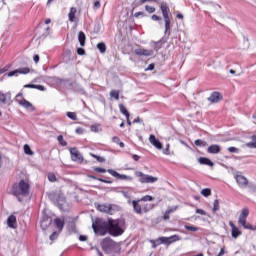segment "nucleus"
Here are the masks:
<instances>
[{"mask_svg": "<svg viewBox=\"0 0 256 256\" xmlns=\"http://www.w3.org/2000/svg\"><path fill=\"white\" fill-rule=\"evenodd\" d=\"M12 195L22 202L23 197H29V183L25 180H21L19 183H16L12 186Z\"/></svg>", "mask_w": 256, "mask_h": 256, "instance_id": "nucleus-1", "label": "nucleus"}, {"mask_svg": "<svg viewBox=\"0 0 256 256\" xmlns=\"http://www.w3.org/2000/svg\"><path fill=\"white\" fill-rule=\"evenodd\" d=\"M108 223H109L108 233L112 235V237H119V235H123L124 233L123 227L125 225V221L109 219Z\"/></svg>", "mask_w": 256, "mask_h": 256, "instance_id": "nucleus-2", "label": "nucleus"}, {"mask_svg": "<svg viewBox=\"0 0 256 256\" xmlns=\"http://www.w3.org/2000/svg\"><path fill=\"white\" fill-rule=\"evenodd\" d=\"M92 229L94 233L98 235H107L109 233V220L103 221L101 219H96L95 223L92 224Z\"/></svg>", "mask_w": 256, "mask_h": 256, "instance_id": "nucleus-3", "label": "nucleus"}, {"mask_svg": "<svg viewBox=\"0 0 256 256\" xmlns=\"http://www.w3.org/2000/svg\"><path fill=\"white\" fill-rule=\"evenodd\" d=\"M101 246L103 251L108 254L117 253L119 249H121V246H119V244H117V242L113 241L111 238L103 239Z\"/></svg>", "mask_w": 256, "mask_h": 256, "instance_id": "nucleus-4", "label": "nucleus"}, {"mask_svg": "<svg viewBox=\"0 0 256 256\" xmlns=\"http://www.w3.org/2000/svg\"><path fill=\"white\" fill-rule=\"evenodd\" d=\"M247 217H249V209L244 208L242 209L239 219H238V225L240 227H243V229H249L250 231H256V226L251 225L247 221Z\"/></svg>", "mask_w": 256, "mask_h": 256, "instance_id": "nucleus-5", "label": "nucleus"}, {"mask_svg": "<svg viewBox=\"0 0 256 256\" xmlns=\"http://www.w3.org/2000/svg\"><path fill=\"white\" fill-rule=\"evenodd\" d=\"M96 208L101 213H107L108 215H113L117 211V205L113 204H97Z\"/></svg>", "mask_w": 256, "mask_h": 256, "instance_id": "nucleus-6", "label": "nucleus"}, {"mask_svg": "<svg viewBox=\"0 0 256 256\" xmlns=\"http://www.w3.org/2000/svg\"><path fill=\"white\" fill-rule=\"evenodd\" d=\"M136 177H139L140 183H157V181H159V178L144 174L143 172H136Z\"/></svg>", "mask_w": 256, "mask_h": 256, "instance_id": "nucleus-7", "label": "nucleus"}, {"mask_svg": "<svg viewBox=\"0 0 256 256\" xmlns=\"http://www.w3.org/2000/svg\"><path fill=\"white\" fill-rule=\"evenodd\" d=\"M30 69L27 68V67H23V68H19V69H16L14 71H10L8 73H6V77H17L18 74L20 75H27L28 73H30Z\"/></svg>", "mask_w": 256, "mask_h": 256, "instance_id": "nucleus-8", "label": "nucleus"}, {"mask_svg": "<svg viewBox=\"0 0 256 256\" xmlns=\"http://www.w3.org/2000/svg\"><path fill=\"white\" fill-rule=\"evenodd\" d=\"M107 173H109L110 175H112V177H115L116 179H120V181H131L133 179V177L127 176L125 174H120L113 169H108Z\"/></svg>", "mask_w": 256, "mask_h": 256, "instance_id": "nucleus-9", "label": "nucleus"}, {"mask_svg": "<svg viewBox=\"0 0 256 256\" xmlns=\"http://www.w3.org/2000/svg\"><path fill=\"white\" fill-rule=\"evenodd\" d=\"M70 154L72 161H76L78 163H83V155L77 148H70Z\"/></svg>", "mask_w": 256, "mask_h": 256, "instance_id": "nucleus-10", "label": "nucleus"}, {"mask_svg": "<svg viewBox=\"0 0 256 256\" xmlns=\"http://www.w3.org/2000/svg\"><path fill=\"white\" fill-rule=\"evenodd\" d=\"M134 53L138 57H151V55H153L154 52L153 50H147L143 47H139L134 50Z\"/></svg>", "mask_w": 256, "mask_h": 256, "instance_id": "nucleus-11", "label": "nucleus"}, {"mask_svg": "<svg viewBox=\"0 0 256 256\" xmlns=\"http://www.w3.org/2000/svg\"><path fill=\"white\" fill-rule=\"evenodd\" d=\"M235 179H236L237 185L241 189H245V187H247V185H249V180H247V178L243 175H236Z\"/></svg>", "mask_w": 256, "mask_h": 256, "instance_id": "nucleus-12", "label": "nucleus"}, {"mask_svg": "<svg viewBox=\"0 0 256 256\" xmlns=\"http://www.w3.org/2000/svg\"><path fill=\"white\" fill-rule=\"evenodd\" d=\"M169 241V239L167 237H159L156 240H150V243L153 247V249H155L156 247H158V245H167V242Z\"/></svg>", "mask_w": 256, "mask_h": 256, "instance_id": "nucleus-13", "label": "nucleus"}, {"mask_svg": "<svg viewBox=\"0 0 256 256\" xmlns=\"http://www.w3.org/2000/svg\"><path fill=\"white\" fill-rule=\"evenodd\" d=\"M229 226L231 227V236H232V238L237 239L238 237H240L241 230H239V228L237 226H235L233 221L229 222Z\"/></svg>", "mask_w": 256, "mask_h": 256, "instance_id": "nucleus-14", "label": "nucleus"}, {"mask_svg": "<svg viewBox=\"0 0 256 256\" xmlns=\"http://www.w3.org/2000/svg\"><path fill=\"white\" fill-rule=\"evenodd\" d=\"M140 203H141V201H139V200L132 201L134 212L137 215H143V204H140Z\"/></svg>", "mask_w": 256, "mask_h": 256, "instance_id": "nucleus-15", "label": "nucleus"}, {"mask_svg": "<svg viewBox=\"0 0 256 256\" xmlns=\"http://www.w3.org/2000/svg\"><path fill=\"white\" fill-rule=\"evenodd\" d=\"M223 99V96H221V93L219 92H213L210 97L207 98L210 103H219Z\"/></svg>", "mask_w": 256, "mask_h": 256, "instance_id": "nucleus-16", "label": "nucleus"}, {"mask_svg": "<svg viewBox=\"0 0 256 256\" xmlns=\"http://www.w3.org/2000/svg\"><path fill=\"white\" fill-rule=\"evenodd\" d=\"M160 11L163 15V18H165V17H169V13L171 10L169 9V5H167L166 2H161Z\"/></svg>", "mask_w": 256, "mask_h": 256, "instance_id": "nucleus-17", "label": "nucleus"}, {"mask_svg": "<svg viewBox=\"0 0 256 256\" xmlns=\"http://www.w3.org/2000/svg\"><path fill=\"white\" fill-rule=\"evenodd\" d=\"M149 141L153 146L156 147V149H163V145L161 144L159 139L155 137V135L151 134L149 137Z\"/></svg>", "mask_w": 256, "mask_h": 256, "instance_id": "nucleus-18", "label": "nucleus"}, {"mask_svg": "<svg viewBox=\"0 0 256 256\" xmlns=\"http://www.w3.org/2000/svg\"><path fill=\"white\" fill-rule=\"evenodd\" d=\"M16 102L21 105V107H24V109H33V104H31V102L27 101L25 98L16 99Z\"/></svg>", "mask_w": 256, "mask_h": 256, "instance_id": "nucleus-19", "label": "nucleus"}, {"mask_svg": "<svg viewBox=\"0 0 256 256\" xmlns=\"http://www.w3.org/2000/svg\"><path fill=\"white\" fill-rule=\"evenodd\" d=\"M207 152L212 155H217V153H221V146L212 144L208 147Z\"/></svg>", "mask_w": 256, "mask_h": 256, "instance_id": "nucleus-20", "label": "nucleus"}, {"mask_svg": "<svg viewBox=\"0 0 256 256\" xmlns=\"http://www.w3.org/2000/svg\"><path fill=\"white\" fill-rule=\"evenodd\" d=\"M7 225L11 229H16L17 228V217L14 215H10L7 219Z\"/></svg>", "mask_w": 256, "mask_h": 256, "instance_id": "nucleus-21", "label": "nucleus"}, {"mask_svg": "<svg viewBox=\"0 0 256 256\" xmlns=\"http://www.w3.org/2000/svg\"><path fill=\"white\" fill-rule=\"evenodd\" d=\"M9 101H11V93H2L0 92V103H2V105H7V103H9Z\"/></svg>", "mask_w": 256, "mask_h": 256, "instance_id": "nucleus-22", "label": "nucleus"}, {"mask_svg": "<svg viewBox=\"0 0 256 256\" xmlns=\"http://www.w3.org/2000/svg\"><path fill=\"white\" fill-rule=\"evenodd\" d=\"M164 33H168V35H171V18L168 16V17H164Z\"/></svg>", "mask_w": 256, "mask_h": 256, "instance_id": "nucleus-23", "label": "nucleus"}, {"mask_svg": "<svg viewBox=\"0 0 256 256\" xmlns=\"http://www.w3.org/2000/svg\"><path fill=\"white\" fill-rule=\"evenodd\" d=\"M54 224L57 227L59 233H61L63 231V227H65V220L61 218H56L54 219Z\"/></svg>", "mask_w": 256, "mask_h": 256, "instance_id": "nucleus-24", "label": "nucleus"}, {"mask_svg": "<svg viewBox=\"0 0 256 256\" xmlns=\"http://www.w3.org/2000/svg\"><path fill=\"white\" fill-rule=\"evenodd\" d=\"M75 15H77V8L71 7L70 12L68 13L70 23H75Z\"/></svg>", "mask_w": 256, "mask_h": 256, "instance_id": "nucleus-25", "label": "nucleus"}, {"mask_svg": "<svg viewBox=\"0 0 256 256\" xmlns=\"http://www.w3.org/2000/svg\"><path fill=\"white\" fill-rule=\"evenodd\" d=\"M198 163H200V165H208V167H213V161H211L209 158L200 157L198 159Z\"/></svg>", "mask_w": 256, "mask_h": 256, "instance_id": "nucleus-26", "label": "nucleus"}, {"mask_svg": "<svg viewBox=\"0 0 256 256\" xmlns=\"http://www.w3.org/2000/svg\"><path fill=\"white\" fill-rule=\"evenodd\" d=\"M87 40V36H85V32L80 31L78 34V41L81 47H85V41Z\"/></svg>", "mask_w": 256, "mask_h": 256, "instance_id": "nucleus-27", "label": "nucleus"}, {"mask_svg": "<svg viewBox=\"0 0 256 256\" xmlns=\"http://www.w3.org/2000/svg\"><path fill=\"white\" fill-rule=\"evenodd\" d=\"M119 110L122 115H125L126 119H129V117H131V114H129V111H127L125 105L119 104Z\"/></svg>", "mask_w": 256, "mask_h": 256, "instance_id": "nucleus-28", "label": "nucleus"}, {"mask_svg": "<svg viewBox=\"0 0 256 256\" xmlns=\"http://www.w3.org/2000/svg\"><path fill=\"white\" fill-rule=\"evenodd\" d=\"M167 245H171V243H175V241H181V237L179 235H172L170 237H167Z\"/></svg>", "mask_w": 256, "mask_h": 256, "instance_id": "nucleus-29", "label": "nucleus"}, {"mask_svg": "<svg viewBox=\"0 0 256 256\" xmlns=\"http://www.w3.org/2000/svg\"><path fill=\"white\" fill-rule=\"evenodd\" d=\"M252 142L246 143V147H249L250 149H256V136H251Z\"/></svg>", "mask_w": 256, "mask_h": 256, "instance_id": "nucleus-30", "label": "nucleus"}, {"mask_svg": "<svg viewBox=\"0 0 256 256\" xmlns=\"http://www.w3.org/2000/svg\"><path fill=\"white\" fill-rule=\"evenodd\" d=\"M151 209H153V204L142 203L143 213H149V211H151Z\"/></svg>", "mask_w": 256, "mask_h": 256, "instance_id": "nucleus-31", "label": "nucleus"}, {"mask_svg": "<svg viewBox=\"0 0 256 256\" xmlns=\"http://www.w3.org/2000/svg\"><path fill=\"white\" fill-rule=\"evenodd\" d=\"M97 49L100 51V53H105V51H107V46L104 42H100L97 44Z\"/></svg>", "mask_w": 256, "mask_h": 256, "instance_id": "nucleus-32", "label": "nucleus"}, {"mask_svg": "<svg viewBox=\"0 0 256 256\" xmlns=\"http://www.w3.org/2000/svg\"><path fill=\"white\" fill-rule=\"evenodd\" d=\"M194 145H196V147H207V142L197 139L194 141Z\"/></svg>", "mask_w": 256, "mask_h": 256, "instance_id": "nucleus-33", "label": "nucleus"}, {"mask_svg": "<svg viewBox=\"0 0 256 256\" xmlns=\"http://www.w3.org/2000/svg\"><path fill=\"white\" fill-rule=\"evenodd\" d=\"M110 97L116 99V101H119V90H111Z\"/></svg>", "mask_w": 256, "mask_h": 256, "instance_id": "nucleus-34", "label": "nucleus"}, {"mask_svg": "<svg viewBox=\"0 0 256 256\" xmlns=\"http://www.w3.org/2000/svg\"><path fill=\"white\" fill-rule=\"evenodd\" d=\"M24 153L25 155H33V150H31V147L28 144L24 145Z\"/></svg>", "mask_w": 256, "mask_h": 256, "instance_id": "nucleus-35", "label": "nucleus"}, {"mask_svg": "<svg viewBox=\"0 0 256 256\" xmlns=\"http://www.w3.org/2000/svg\"><path fill=\"white\" fill-rule=\"evenodd\" d=\"M201 195H203V197H209L211 196V189L209 188H204L201 190Z\"/></svg>", "mask_w": 256, "mask_h": 256, "instance_id": "nucleus-36", "label": "nucleus"}, {"mask_svg": "<svg viewBox=\"0 0 256 256\" xmlns=\"http://www.w3.org/2000/svg\"><path fill=\"white\" fill-rule=\"evenodd\" d=\"M221 207L219 206V200H214L212 211L213 213H216V211H219Z\"/></svg>", "mask_w": 256, "mask_h": 256, "instance_id": "nucleus-37", "label": "nucleus"}, {"mask_svg": "<svg viewBox=\"0 0 256 256\" xmlns=\"http://www.w3.org/2000/svg\"><path fill=\"white\" fill-rule=\"evenodd\" d=\"M66 116L72 121H77V114L75 112H67Z\"/></svg>", "mask_w": 256, "mask_h": 256, "instance_id": "nucleus-38", "label": "nucleus"}, {"mask_svg": "<svg viewBox=\"0 0 256 256\" xmlns=\"http://www.w3.org/2000/svg\"><path fill=\"white\" fill-rule=\"evenodd\" d=\"M184 229H186V231H191L192 233H195L199 230V227L185 225Z\"/></svg>", "mask_w": 256, "mask_h": 256, "instance_id": "nucleus-39", "label": "nucleus"}, {"mask_svg": "<svg viewBox=\"0 0 256 256\" xmlns=\"http://www.w3.org/2000/svg\"><path fill=\"white\" fill-rule=\"evenodd\" d=\"M57 141L60 143V145H62V147H67V141H65V139H63L62 135H59L57 137Z\"/></svg>", "mask_w": 256, "mask_h": 256, "instance_id": "nucleus-40", "label": "nucleus"}, {"mask_svg": "<svg viewBox=\"0 0 256 256\" xmlns=\"http://www.w3.org/2000/svg\"><path fill=\"white\" fill-rule=\"evenodd\" d=\"M159 3V0H140L138 4H136V7H139V5H143L144 3Z\"/></svg>", "mask_w": 256, "mask_h": 256, "instance_id": "nucleus-41", "label": "nucleus"}, {"mask_svg": "<svg viewBox=\"0 0 256 256\" xmlns=\"http://www.w3.org/2000/svg\"><path fill=\"white\" fill-rule=\"evenodd\" d=\"M48 180H49L51 183H55V181H57V176H55V174H53V173H49V174H48Z\"/></svg>", "mask_w": 256, "mask_h": 256, "instance_id": "nucleus-42", "label": "nucleus"}, {"mask_svg": "<svg viewBox=\"0 0 256 256\" xmlns=\"http://www.w3.org/2000/svg\"><path fill=\"white\" fill-rule=\"evenodd\" d=\"M145 11H147V13H155L156 9L153 6L146 5Z\"/></svg>", "mask_w": 256, "mask_h": 256, "instance_id": "nucleus-43", "label": "nucleus"}, {"mask_svg": "<svg viewBox=\"0 0 256 256\" xmlns=\"http://www.w3.org/2000/svg\"><path fill=\"white\" fill-rule=\"evenodd\" d=\"M139 201L146 203V201H153V196L146 195L142 197Z\"/></svg>", "mask_w": 256, "mask_h": 256, "instance_id": "nucleus-44", "label": "nucleus"}, {"mask_svg": "<svg viewBox=\"0 0 256 256\" xmlns=\"http://www.w3.org/2000/svg\"><path fill=\"white\" fill-rule=\"evenodd\" d=\"M91 157H93L94 159H97L99 163H105V158L103 157L97 156L95 154H91Z\"/></svg>", "mask_w": 256, "mask_h": 256, "instance_id": "nucleus-45", "label": "nucleus"}, {"mask_svg": "<svg viewBox=\"0 0 256 256\" xmlns=\"http://www.w3.org/2000/svg\"><path fill=\"white\" fill-rule=\"evenodd\" d=\"M227 151L229 152V153H239V148H236V147H228L227 148Z\"/></svg>", "mask_w": 256, "mask_h": 256, "instance_id": "nucleus-46", "label": "nucleus"}, {"mask_svg": "<svg viewBox=\"0 0 256 256\" xmlns=\"http://www.w3.org/2000/svg\"><path fill=\"white\" fill-rule=\"evenodd\" d=\"M94 171L96 173H107V170L105 168H99V167H95Z\"/></svg>", "mask_w": 256, "mask_h": 256, "instance_id": "nucleus-47", "label": "nucleus"}, {"mask_svg": "<svg viewBox=\"0 0 256 256\" xmlns=\"http://www.w3.org/2000/svg\"><path fill=\"white\" fill-rule=\"evenodd\" d=\"M75 133H77V135H83L85 133V129L77 127Z\"/></svg>", "mask_w": 256, "mask_h": 256, "instance_id": "nucleus-48", "label": "nucleus"}, {"mask_svg": "<svg viewBox=\"0 0 256 256\" xmlns=\"http://www.w3.org/2000/svg\"><path fill=\"white\" fill-rule=\"evenodd\" d=\"M120 193L125 197V199H131V194H129V192L122 190Z\"/></svg>", "mask_w": 256, "mask_h": 256, "instance_id": "nucleus-49", "label": "nucleus"}, {"mask_svg": "<svg viewBox=\"0 0 256 256\" xmlns=\"http://www.w3.org/2000/svg\"><path fill=\"white\" fill-rule=\"evenodd\" d=\"M248 189H249L250 193H256V185L255 184H250Z\"/></svg>", "mask_w": 256, "mask_h": 256, "instance_id": "nucleus-50", "label": "nucleus"}, {"mask_svg": "<svg viewBox=\"0 0 256 256\" xmlns=\"http://www.w3.org/2000/svg\"><path fill=\"white\" fill-rule=\"evenodd\" d=\"M154 43V51H159V49H161V45H159L161 43V40L160 41H157V42H153Z\"/></svg>", "mask_w": 256, "mask_h": 256, "instance_id": "nucleus-51", "label": "nucleus"}, {"mask_svg": "<svg viewBox=\"0 0 256 256\" xmlns=\"http://www.w3.org/2000/svg\"><path fill=\"white\" fill-rule=\"evenodd\" d=\"M59 237V233L58 232H54L50 235V240L51 241H55V239H57Z\"/></svg>", "mask_w": 256, "mask_h": 256, "instance_id": "nucleus-52", "label": "nucleus"}, {"mask_svg": "<svg viewBox=\"0 0 256 256\" xmlns=\"http://www.w3.org/2000/svg\"><path fill=\"white\" fill-rule=\"evenodd\" d=\"M90 130L93 132V133H99V126L97 125H92L90 127Z\"/></svg>", "mask_w": 256, "mask_h": 256, "instance_id": "nucleus-53", "label": "nucleus"}, {"mask_svg": "<svg viewBox=\"0 0 256 256\" xmlns=\"http://www.w3.org/2000/svg\"><path fill=\"white\" fill-rule=\"evenodd\" d=\"M98 181H100L101 183H106L108 185H111V183H113V181L106 180V179H103V178H98Z\"/></svg>", "mask_w": 256, "mask_h": 256, "instance_id": "nucleus-54", "label": "nucleus"}, {"mask_svg": "<svg viewBox=\"0 0 256 256\" xmlns=\"http://www.w3.org/2000/svg\"><path fill=\"white\" fill-rule=\"evenodd\" d=\"M151 19H152V21H161V16H157L156 14H153L152 16H151Z\"/></svg>", "mask_w": 256, "mask_h": 256, "instance_id": "nucleus-55", "label": "nucleus"}, {"mask_svg": "<svg viewBox=\"0 0 256 256\" xmlns=\"http://www.w3.org/2000/svg\"><path fill=\"white\" fill-rule=\"evenodd\" d=\"M177 209V206H174V207H171V208H168L166 210L167 213L171 214V213H175V210Z\"/></svg>", "mask_w": 256, "mask_h": 256, "instance_id": "nucleus-56", "label": "nucleus"}, {"mask_svg": "<svg viewBox=\"0 0 256 256\" xmlns=\"http://www.w3.org/2000/svg\"><path fill=\"white\" fill-rule=\"evenodd\" d=\"M134 17H145V12H136L135 14H134Z\"/></svg>", "mask_w": 256, "mask_h": 256, "instance_id": "nucleus-57", "label": "nucleus"}, {"mask_svg": "<svg viewBox=\"0 0 256 256\" xmlns=\"http://www.w3.org/2000/svg\"><path fill=\"white\" fill-rule=\"evenodd\" d=\"M78 55H85V49L83 48H77Z\"/></svg>", "mask_w": 256, "mask_h": 256, "instance_id": "nucleus-58", "label": "nucleus"}, {"mask_svg": "<svg viewBox=\"0 0 256 256\" xmlns=\"http://www.w3.org/2000/svg\"><path fill=\"white\" fill-rule=\"evenodd\" d=\"M24 87L26 89H35L36 85L35 84H26Z\"/></svg>", "mask_w": 256, "mask_h": 256, "instance_id": "nucleus-59", "label": "nucleus"}, {"mask_svg": "<svg viewBox=\"0 0 256 256\" xmlns=\"http://www.w3.org/2000/svg\"><path fill=\"white\" fill-rule=\"evenodd\" d=\"M35 89H38V91H45V86H43V85H36Z\"/></svg>", "mask_w": 256, "mask_h": 256, "instance_id": "nucleus-60", "label": "nucleus"}, {"mask_svg": "<svg viewBox=\"0 0 256 256\" xmlns=\"http://www.w3.org/2000/svg\"><path fill=\"white\" fill-rule=\"evenodd\" d=\"M196 213H197L198 215H206V213L204 212L203 209H196Z\"/></svg>", "mask_w": 256, "mask_h": 256, "instance_id": "nucleus-61", "label": "nucleus"}, {"mask_svg": "<svg viewBox=\"0 0 256 256\" xmlns=\"http://www.w3.org/2000/svg\"><path fill=\"white\" fill-rule=\"evenodd\" d=\"M112 142L119 144V142H120L119 137H117V136L112 137Z\"/></svg>", "mask_w": 256, "mask_h": 256, "instance_id": "nucleus-62", "label": "nucleus"}, {"mask_svg": "<svg viewBox=\"0 0 256 256\" xmlns=\"http://www.w3.org/2000/svg\"><path fill=\"white\" fill-rule=\"evenodd\" d=\"M169 215H170V214L167 213V211H166L165 214H164V216H163L164 221H169V219H170V216H169Z\"/></svg>", "mask_w": 256, "mask_h": 256, "instance_id": "nucleus-63", "label": "nucleus"}, {"mask_svg": "<svg viewBox=\"0 0 256 256\" xmlns=\"http://www.w3.org/2000/svg\"><path fill=\"white\" fill-rule=\"evenodd\" d=\"M86 240H87V236H85V235L79 236V241H86Z\"/></svg>", "mask_w": 256, "mask_h": 256, "instance_id": "nucleus-64", "label": "nucleus"}]
</instances>
